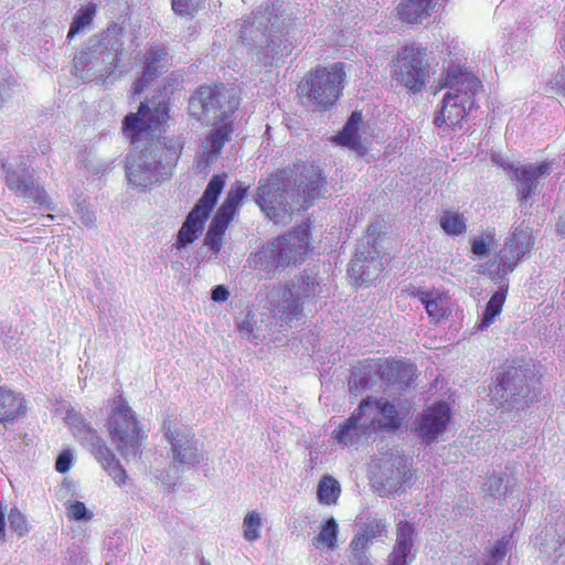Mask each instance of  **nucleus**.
Instances as JSON below:
<instances>
[{
    "label": "nucleus",
    "mask_w": 565,
    "mask_h": 565,
    "mask_svg": "<svg viewBox=\"0 0 565 565\" xmlns=\"http://www.w3.org/2000/svg\"><path fill=\"white\" fill-rule=\"evenodd\" d=\"M170 98L159 92L152 98L141 102L136 113H129L122 120V132L136 147L148 143L139 160L127 161V178L130 183L146 188L152 182V172L160 167L175 166L182 145L174 138L157 136L170 120Z\"/></svg>",
    "instance_id": "f257e3e1"
},
{
    "label": "nucleus",
    "mask_w": 565,
    "mask_h": 565,
    "mask_svg": "<svg viewBox=\"0 0 565 565\" xmlns=\"http://www.w3.org/2000/svg\"><path fill=\"white\" fill-rule=\"evenodd\" d=\"M444 85L448 92L444 95L434 124L438 128L446 126L456 130L461 127L462 121L473 107L475 97L482 84L471 72L454 66L447 70Z\"/></svg>",
    "instance_id": "f03ea898"
},
{
    "label": "nucleus",
    "mask_w": 565,
    "mask_h": 565,
    "mask_svg": "<svg viewBox=\"0 0 565 565\" xmlns=\"http://www.w3.org/2000/svg\"><path fill=\"white\" fill-rule=\"evenodd\" d=\"M281 12L282 2L275 0L267 3L264 9L253 11L241 28V39L246 44H257L265 39L263 55L266 65H271L290 53V43L276 34L281 33L278 25Z\"/></svg>",
    "instance_id": "7ed1b4c3"
},
{
    "label": "nucleus",
    "mask_w": 565,
    "mask_h": 565,
    "mask_svg": "<svg viewBox=\"0 0 565 565\" xmlns=\"http://www.w3.org/2000/svg\"><path fill=\"white\" fill-rule=\"evenodd\" d=\"M345 77V65L342 62L330 66L317 65L300 81L299 95L307 99L313 110H329L342 95Z\"/></svg>",
    "instance_id": "20e7f679"
},
{
    "label": "nucleus",
    "mask_w": 565,
    "mask_h": 565,
    "mask_svg": "<svg viewBox=\"0 0 565 565\" xmlns=\"http://www.w3.org/2000/svg\"><path fill=\"white\" fill-rule=\"evenodd\" d=\"M106 428L109 440L124 458L140 454L147 435L134 411L120 395L113 401L111 411L106 420Z\"/></svg>",
    "instance_id": "39448f33"
},
{
    "label": "nucleus",
    "mask_w": 565,
    "mask_h": 565,
    "mask_svg": "<svg viewBox=\"0 0 565 565\" xmlns=\"http://www.w3.org/2000/svg\"><path fill=\"white\" fill-rule=\"evenodd\" d=\"M239 106V96L223 83L202 84L189 98L188 110L199 121L230 119Z\"/></svg>",
    "instance_id": "423d86ee"
},
{
    "label": "nucleus",
    "mask_w": 565,
    "mask_h": 565,
    "mask_svg": "<svg viewBox=\"0 0 565 565\" xmlns=\"http://www.w3.org/2000/svg\"><path fill=\"white\" fill-rule=\"evenodd\" d=\"M392 79L411 93L422 92L429 78L427 47L417 43L405 44L391 65Z\"/></svg>",
    "instance_id": "0eeeda50"
},
{
    "label": "nucleus",
    "mask_w": 565,
    "mask_h": 565,
    "mask_svg": "<svg viewBox=\"0 0 565 565\" xmlns=\"http://www.w3.org/2000/svg\"><path fill=\"white\" fill-rule=\"evenodd\" d=\"M226 178V173L212 175L203 195L190 211L178 233L175 244L179 248L193 243L198 238L225 186Z\"/></svg>",
    "instance_id": "6e6552de"
},
{
    "label": "nucleus",
    "mask_w": 565,
    "mask_h": 565,
    "mask_svg": "<svg viewBox=\"0 0 565 565\" xmlns=\"http://www.w3.org/2000/svg\"><path fill=\"white\" fill-rule=\"evenodd\" d=\"M282 174L280 170L259 181L255 198L262 211L276 224L289 222L292 214Z\"/></svg>",
    "instance_id": "1a4fd4ad"
},
{
    "label": "nucleus",
    "mask_w": 565,
    "mask_h": 565,
    "mask_svg": "<svg viewBox=\"0 0 565 565\" xmlns=\"http://www.w3.org/2000/svg\"><path fill=\"white\" fill-rule=\"evenodd\" d=\"M310 224L305 222L292 232L279 236L273 242L271 250L279 266L301 263L309 250Z\"/></svg>",
    "instance_id": "9d476101"
},
{
    "label": "nucleus",
    "mask_w": 565,
    "mask_h": 565,
    "mask_svg": "<svg viewBox=\"0 0 565 565\" xmlns=\"http://www.w3.org/2000/svg\"><path fill=\"white\" fill-rule=\"evenodd\" d=\"M534 247V237L532 234L521 227L507 237L503 247L497 255L498 273L502 276L512 273L518 263L524 258Z\"/></svg>",
    "instance_id": "9b49d317"
},
{
    "label": "nucleus",
    "mask_w": 565,
    "mask_h": 565,
    "mask_svg": "<svg viewBox=\"0 0 565 565\" xmlns=\"http://www.w3.org/2000/svg\"><path fill=\"white\" fill-rule=\"evenodd\" d=\"M384 270L381 252L373 244L372 247L363 246L356 249L348 268V275L358 287H366L374 282Z\"/></svg>",
    "instance_id": "f8f14e48"
},
{
    "label": "nucleus",
    "mask_w": 565,
    "mask_h": 565,
    "mask_svg": "<svg viewBox=\"0 0 565 565\" xmlns=\"http://www.w3.org/2000/svg\"><path fill=\"white\" fill-rule=\"evenodd\" d=\"M2 168L6 184L11 192L18 196L30 199L40 206L51 207V199L45 189L35 181L25 167L18 170L3 164Z\"/></svg>",
    "instance_id": "ddd939ff"
},
{
    "label": "nucleus",
    "mask_w": 565,
    "mask_h": 565,
    "mask_svg": "<svg viewBox=\"0 0 565 565\" xmlns=\"http://www.w3.org/2000/svg\"><path fill=\"white\" fill-rule=\"evenodd\" d=\"M172 66V56L163 47L151 46L142 57V71L132 84L134 95L141 94L151 82Z\"/></svg>",
    "instance_id": "4468645a"
},
{
    "label": "nucleus",
    "mask_w": 565,
    "mask_h": 565,
    "mask_svg": "<svg viewBox=\"0 0 565 565\" xmlns=\"http://www.w3.org/2000/svg\"><path fill=\"white\" fill-rule=\"evenodd\" d=\"M451 419L450 407L446 402H436L424 409L418 418V436L427 444L435 441L443 434Z\"/></svg>",
    "instance_id": "2eb2a0df"
},
{
    "label": "nucleus",
    "mask_w": 565,
    "mask_h": 565,
    "mask_svg": "<svg viewBox=\"0 0 565 565\" xmlns=\"http://www.w3.org/2000/svg\"><path fill=\"white\" fill-rule=\"evenodd\" d=\"M295 171L299 172V181L297 184L298 193L302 196L300 206L303 209L309 207L315 200L322 196L326 190V177L315 164H307L305 162L294 163Z\"/></svg>",
    "instance_id": "dca6fc26"
},
{
    "label": "nucleus",
    "mask_w": 565,
    "mask_h": 565,
    "mask_svg": "<svg viewBox=\"0 0 565 565\" xmlns=\"http://www.w3.org/2000/svg\"><path fill=\"white\" fill-rule=\"evenodd\" d=\"M166 436L171 445L172 462L175 467L199 463L200 452L193 434L169 429Z\"/></svg>",
    "instance_id": "f3484780"
},
{
    "label": "nucleus",
    "mask_w": 565,
    "mask_h": 565,
    "mask_svg": "<svg viewBox=\"0 0 565 565\" xmlns=\"http://www.w3.org/2000/svg\"><path fill=\"white\" fill-rule=\"evenodd\" d=\"M366 408H375L376 415L365 426V431L371 433H396L403 423L396 406L387 401L373 399Z\"/></svg>",
    "instance_id": "a211bd4d"
},
{
    "label": "nucleus",
    "mask_w": 565,
    "mask_h": 565,
    "mask_svg": "<svg viewBox=\"0 0 565 565\" xmlns=\"http://www.w3.org/2000/svg\"><path fill=\"white\" fill-rule=\"evenodd\" d=\"M415 535V527L408 521L402 520L396 524V541L387 556V565H411L415 557L412 554Z\"/></svg>",
    "instance_id": "6ab92c4d"
},
{
    "label": "nucleus",
    "mask_w": 565,
    "mask_h": 565,
    "mask_svg": "<svg viewBox=\"0 0 565 565\" xmlns=\"http://www.w3.org/2000/svg\"><path fill=\"white\" fill-rule=\"evenodd\" d=\"M439 0H401L395 18L405 25H417L429 19Z\"/></svg>",
    "instance_id": "aec40b11"
},
{
    "label": "nucleus",
    "mask_w": 565,
    "mask_h": 565,
    "mask_svg": "<svg viewBox=\"0 0 565 565\" xmlns=\"http://www.w3.org/2000/svg\"><path fill=\"white\" fill-rule=\"evenodd\" d=\"M371 397L361 401L358 408L332 431V437L344 446H354L359 443L361 435L366 433L362 430L360 422L364 416L367 406L371 405Z\"/></svg>",
    "instance_id": "412c9836"
},
{
    "label": "nucleus",
    "mask_w": 565,
    "mask_h": 565,
    "mask_svg": "<svg viewBox=\"0 0 565 565\" xmlns=\"http://www.w3.org/2000/svg\"><path fill=\"white\" fill-rule=\"evenodd\" d=\"M28 401L19 392L0 387V425H11L26 416Z\"/></svg>",
    "instance_id": "4be33fe9"
},
{
    "label": "nucleus",
    "mask_w": 565,
    "mask_h": 565,
    "mask_svg": "<svg viewBox=\"0 0 565 565\" xmlns=\"http://www.w3.org/2000/svg\"><path fill=\"white\" fill-rule=\"evenodd\" d=\"M550 170L551 163L547 161L514 168L515 179L520 182L518 196L521 202H526L534 194L539 178L548 174Z\"/></svg>",
    "instance_id": "5701e85b"
},
{
    "label": "nucleus",
    "mask_w": 565,
    "mask_h": 565,
    "mask_svg": "<svg viewBox=\"0 0 565 565\" xmlns=\"http://www.w3.org/2000/svg\"><path fill=\"white\" fill-rule=\"evenodd\" d=\"M203 141L202 159L207 166L214 161L221 153L225 143H227L233 135L234 125L230 119L220 120Z\"/></svg>",
    "instance_id": "b1692460"
},
{
    "label": "nucleus",
    "mask_w": 565,
    "mask_h": 565,
    "mask_svg": "<svg viewBox=\"0 0 565 565\" xmlns=\"http://www.w3.org/2000/svg\"><path fill=\"white\" fill-rule=\"evenodd\" d=\"M92 452L98 463L111 477L117 486H124L128 481V475L115 454L107 447L104 440L97 438L93 444Z\"/></svg>",
    "instance_id": "393cba45"
},
{
    "label": "nucleus",
    "mask_w": 565,
    "mask_h": 565,
    "mask_svg": "<svg viewBox=\"0 0 565 565\" xmlns=\"http://www.w3.org/2000/svg\"><path fill=\"white\" fill-rule=\"evenodd\" d=\"M414 296L425 306L426 312L433 323H438L447 318L451 310L449 297L439 290H417Z\"/></svg>",
    "instance_id": "a878e982"
},
{
    "label": "nucleus",
    "mask_w": 565,
    "mask_h": 565,
    "mask_svg": "<svg viewBox=\"0 0 565 565\" xmlns=\"http://www.w3.org/2000/svg\"><path fill=\"white\" fill-rule=\"evenodd\" d=\"M372 363L373 367L377 366V370H381V384L385 386L405 383L412 372L411 364L404 360L381 358V364L379 362Z\"/></svg>",
    "instance_id": "bb28decb"
},
{
    "label": "nucleus",
    "mask_w": 565,
    "mask_h": 565,
    "mask_svg": "<svg viewBox=\"0 0 565 565\" xmlns=\"http://www.w3.org/2000/svg\"><path fill=\"white\" fill-rule=\"evenodd\" d=\"M363 124L362 114L355 110L351 114L344 127L334 137L335 141L340 145L349 147L360 154H364L366 148L362 141L360 134L361 126Z\"/></svg>",
    "instance_id": "cd10ccee"
},
{
    "label": "nucleus",
    "mask_w": 565,
    "mask_h": 565,
    "mask_svg": "<svg viewBox=\"0 0 565 565\" xmlns=\"http://www.w3.org/2000/svg\"><path fill=\"white\" fill-rule=\"evenodd\" d=\"M372 362L381 364V358L365 359L360 361L352 371V377L349 381L350 390H365L381 383V370L373 367Z\"/></svg>",
    "instance_id": "c85d7f7f"
},
{
    "label": "nucleus",
    "mask_w": 565,
    "mask_h": 565,
    "mask_svg": "<svg viewBox=\"0 0 565 565\" xmlns=\"http://www.w3.org/2000/svg\"><path fill=\"white\" fill-rule=\"evenodd\" d=\"M386 532V524L381 520L366 524L353 536L350 543V551L366 552L373 540L385 535Z\"/></svg>",
    "instance_id": "c756f323"
},
{
    "label": "nucleus",
    "mask_w": 565,
    "mask_h": 565,
    "mask_svg": "<svg viewBox=\"0 0 565 565\" xmlns=\"http://www.w3.org/2000/svg\"><path fill=\"white\" fill-rule=\"evenodd\" d=\"M508 288L500 287L488 300L486 303L484 310L482 312V317L477 323V328L480 331L488 329L494 321L498 316L501 315L503 310V306L507 300Z\"/></svg>",
    "instance_id": "7c9ffc66"
},
{
    "label": "nucleus",
    "mask_w": 565,
    "mask_h": 565,
    "mask_svg": "<svg viewBox=\"0 0 565 565\" xmlns=\"http://www.w3.org/2000/svg\"><path fill=\"white\" fill-rule=\"evenodd\" d=\"M341 495L339 481L330 475H324L317 486V499L322 505H334Z\"/></svg>",
    "instance_id": "2f4dec72"
},
{
    "label": "nucleus",
    "mask_w": 565,
    "mask_h": 565,
    "mask_svg": "<svg viewBox=\"0 0 565 565\" xmlns=\"http://www.w3.org/2000/svg\"><path fill=\"white\" fill-rule=\"evenodd\" d=\"M338 524L334 518L326 520L320 532L312 539V544L319 548L332 550L337 545Z\"/></svg>",
    "instance_id": "473e14b6"
},
{
    "label": "nucleus",
    "mask_w": 565,
    "mask_h": 565,
    "mask_svg": "<svg viewBox=\"0 0 565 565\" xmlns=\"http://www.w3.org/2000/svg\"><path fill=\"white\" fill-rule=\"evenodd\" d=\"M443 231L450 236H458L467 232V220L459 212L446 211L439 220Z\"/></svg>",
    "instance_id": "72a5a7b5"
},
{
    "label": "nucleus",
    "mask_w": 565,
    "mask_h": 565,
    "mask_svg": "<svg viewBox=\"0 0 565 565\" xmlns=\"http://www.w3.org/2000/svg\"><path fill=\"white\" fill-rule=\"evenodd\" d=\"M247 191L248 188L242 182L235 183L227 192L226 199L218 209L235 216L238 206L247 195Z\"/></svg>",
    "instance_id": "f704fd0d"
},
{
    "label": "nucleus",
    "mask_w": 565,
    "mask_h": 565,
    "mask_svg": "<svg viewBox=\"0 0 565 565\" xmlns=\"http://www.w3.org/2000/svg\"><path fill=\"white\" fill-rule=\"evenodd\" d=\"M95 14L96 4L94 3H88L84 8L79 9L71 23L67 38H74L79 31L88 26L93 22Z\"/></svg>",
    "instance_id": "c9c22d12"
},
{
    "label": "nucleus",
    "mask_w": 565,
    "mask_h": 565,
    "mask_svg": "<svg viewBox=\"0 0 565 565\" xmlns=\"http://www.w3.org/2000/svg\"><path fill=\"white\" fill-rule=\"evenodd\" d=\"M262 518L257 511L248 512L243 521L244 539L254 542L260 537Z\"/></svg>",
    "instance_id": "e433bc0d"
},
{
    "label": "nucleus",
    "mask_w": 565,
    "mask_h": 565,
    "mask_svg": "<svg viewBox=\"0 0 565 565\" xmlns=\"http://www.w3.org/2000/svg\"><path fill=\"white\" fill-rule=\"evenodd\" d=\"M205 0H172V10L180 17H193L204 7Z\"/></svg>",
    "instance_id": "4c0bfd02"
},
{
    "label": "nucleus",
    "mask_w": 565,
    "mask_h": 565,
    "mask_svg": "<svg viewBox=\"0 0 565 565\" xmlns=\"http://www.w3.org/2000/svg\"><path fill=\"white\" fill-rule=\"evenodd\" d=\"M233 218V215L223 212L221 209H218L209 226L207 232L210 233V235L223 237L228 224Z\"/></svg>",
    "instance_id": "58836bf2"
},
{
    "label": "nucleus",
    "mask_w": 565,
    "mask_h": 565,
    "mask_svg": "<svg viewBox=\"0 0 565 565\" xmlns=\"http://www.w3.org/2000/svg\"><path fill=\"white\" fill-rule=\"evenodd\" d=\"M9 522L11 530L19 536H24L30 530L25 515L17 507L10 510Z\"/></svg>",
    "instance_id": "ea45409f"
},
{
    "label": "nucleus",
    "mask_w": 565,
    "mask_h": 565,
    "mask_svg": "<svg viewBox=\"0 0 565 565\" xmlns=\"http://www.w3.org/2000/svg\"><path fill=\"white\" fill-rule=\"evenodd\" d=\"M67 514L72 520H89L92 514L88 513L85 504L81 501L72 502L67 508Z\"/></svg>",
    "instance_id": "a19ab883"
},
{
    "label": "nucleus",
    "mask_w": 565,
    "mask_h": 565,
    "mask_svg": "<svg viewBox=\"0 0 565 565\" xmlns=\"http://www.w3.org/2000/svg\"><path fill=\"white\" fill-rule=\"evenodd\" d=\"M491 247V236H480L476 237L471 241V252L476 255H484L490 250Z\"/></svg>",
    "instance_id": "79ce46f5"
},
{
    "label": "nucleus",
    "mask_w": 565,
    "mask_h": 565,
    "mask_svg": "<svg viewBox=\"0 0 565 565\" xmlns=\"http://www.w3.org/2000/svg\"><path fill=\"white\" fill-rule=\"evenodd\" d=\"M488 559H493L495 562L502 563L505 554H507V542L502 539L497 541V543L487 551Z\"/></svg>",
    "instance_id": "37998d69"
},
{
    "label": "nucleus",
    "mask_w": 565,
    "mask_h": 565,
    "mask_svg": "<svg viewBox=\"0 0 565 565\" xmlns=\"http://www.w3.org/2000/svg\"><path fill=\"white\" fill-rule=\"evenodd\" d=\"M72 452L70 450H63L55 461V469L60 473H66L70 471L72 466Z\"/></svg>",
    "instance_id": "c03bdc74"
},
{
    "label": "nucleus",
    "mask_w": 565,
    "mask_h": 565,
    "mask_svg": "<svg viewBox=\"0 0 565 565\" xmlns=\"http://www.w3.org/2000/svg\"><path fill=\"white\" fill-rule=\"evenodd\" d=\"M396 472H393V478L399 479V484L408 481L412 477L411 472L406 469V460L403 457L396 459Z\"/></svg>",
    "instance_id": "a18cd8bd"
},
{
    "label": "nucleus",
    "mask_w": 565,
    "mask_h": 565,
    "mask_svg": "<svg viewBox=\"0 0 565 565\" xmlns=\"http://www.w3.org/2000/svg\"><path fill=\"white\" fill-rule=\"evenodd\" d=\"M521 372V369L515 366H508L507 370L497 377L498 385H500L503 390H507L510 384V379L514 375H518Z\"/></svg>",
    "instance_id": "49530a36"
},
{
    "label": "nucleus",
    "mask_w": 565,
    "mask_h": 565,
    "mask_svg": "<svg viewBox=\"0 0 565 565\" xmlns=\"http://www.w3.org/2000/svg\"><path fill=\"white\" fill-rule=\"evenodd\" d=\"M230 297L227 288L223 285H217L213 288L211 298L215 302H225Z\"/></svg>",
    "instance_id": "de8ad7c7"
},
{
    "label": "nucleus",
    "mask_w": 565,
    "mask_h": 565,
    "mask_svg": "<svg viewBox=\"0 0 565 565\" xmlns=\"http://www.w3.org/2000/svg\"><path fill=\"white\" fill-rule=\"evenodd\" d=\"M350 563L352 565H370L366 552H351L349 555Z\"/></svg>",
    "instance_id": "09e8293b"
},
{
    "label": "nucleus",
    "mask_w": 565,
    "mask_h": 565,
    "mask_svg": "<svg viewBox=\"0 0 565 565\" xmlns=\"http://www.w3.org/2000/svg\"><path fill=\"white\" fill-rule=\"evenodd\" d=\"M222 241H223V237L221 236H214V235H210V233L207 232L206 233V242L209 244V246L216 253L220 252L221 249V246H222Z\"/></svg>",
    "instance_id": "8fccbe9b"
},
{
    "label": "nucleus",
    "mask_w": 565,
    "mask_h": 565,
    "mask_svg": "<svg viewBox=\"0 0 565 565\" xmlns=\"http://www.w3.org/2000/svg\"><path fill=\"white\" fill-rule=\"evenodd\" d=\"M6 540V515L2 503L0 502V542Z\"/></svg>",
    "instance_id": "3c124183"
},
{
    "label": "nucleus",
    "mask_w": 565,
    "mask_h": 565,
    "mask_svg": "<svg viewBox=\"0 0 565 565\" xmlns=\"http://www.w3.org/2000/svg\"><path fill=\"white\" fill-rule=\"evenodd\" d=\"M300 310H301V308H300V305L298 303V300H294L292 301V315L297 316L300 312Z\"/></svg>",
    "instance_id": "603ef678"
},
{
    "label": "nucleus",
    "mask_w": 565,
    "mask_h": 565,
    "mask_svg": "<svg viewBox=\"0 0 565 565\" xmlns=\"http://www.w3.org/2000/svg\"><path fill=\"white\" fill-rule=\"evenodd\" d=\"M502 563L495 562L493 559H488L484 565H501Z\"/></svg>",
    "instance_id": "864d4df0"
},
{
    "label": "nucleus",
    "mask_w": 565,
    "mask_h": 565,
    "mask_svg": "<svg viewBox=\"0 0 565 565\" xmlns=\"http://www.w3.org/2000/svg\"><path fill=\"white\" fill-rule=\"evenodd\" d=\"M46 217H47V221H52L54 218V215L47 214Z\"/></svg>",
    "instance_id": "5fc2aeb1"
},
{
    "label": "nucleus",
    "mask_w": 565,
    "mask_h": 565,
    "mask_svg": "<svg viewBox=\"0 0 565 565\" xmlns=\"http://www.w3.org/2000/svg\"><path fill=\"white\" fill-rule=\"evenodd\" d=\"M309 280H310V277H307L306 279H303V281L306 282L307 286H309Z\"/></svg>",
    "instance_id": "6e6d98bb"
},
{
    "label": "nucleus",
    "mask_w": 565,
    "mask_h": 565,
    "mask_svg": "<svg viewBox=\"0 0 565 565\" xmlns=\"http://www.w3.org/2000/svg\"><path fill=\"white\" fill-rule=\"evenodd\" d=\"M93 222H94L93 217H88V220H87L86 224H88V223H93Z\"/></svg>",
    "instance_id": "4d7b16f0"
},
{
    "label": "nucleus",
    "mask_w": 565,
    "mask_h": 565,
    "mask_svg": "<svg viewBox=\"0 0 565 565\" xmlns=\"http://www.w3.org/2000/svg\"><path fill=\"white\" fill-rule=\"evenodd\" d=\"M303 297H305V298L310 297V292H306V294H303Z\"/></svg>",
    "instance_id": "13d9d810"
},
{
    "label": "nucleus",
    "mask_w": 565,
    "mask_h": 565,
    "mask_svg": "<svg viewBox=\"0 0 565 565\" xmlns=\"http://www.w3.org/2000/svg\"><path fill=\"white\" fill-rule=\"evenodd\" d=\"M202 565H210V564H209V563H206V562H203V563H202Z\"/></svg>",
    "instance_id": "bf43d9fd"
},
{
    "label": "nucleus",
    "mask_w": 565,
    "mask_h": 565,
    "mask_svg": "<svg viewBox=\"0 0 565 565\" xmlns=\"http://www.w3.org/2000/svg\"><path fill=\"white\" fill-rule=\"evenodd\" d=\"M564 94H565V85H564Z\"/></svg>",
    "instance_id": "052dcab7"
}]
</instances>
